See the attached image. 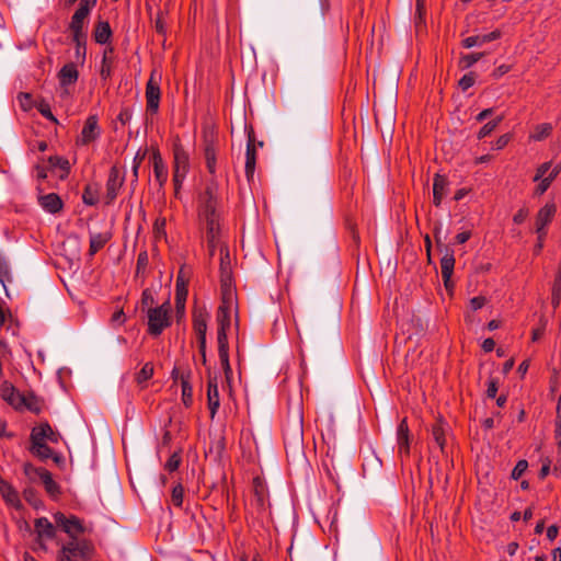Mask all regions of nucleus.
Here are the masks:
<instances>
[{
  "label": "nucleus",
  "instance_id": "f257e3e1",
  "mask_svg": "<svg viewBox=\"0 0 561 561\" xmlns=\"http://www.w3.org/2000/svg\"><path fill=\"white\" fill-rule=\"evenodd\" d=\"M217 205V185L215 183H210L207 185L205 193L201 197L199 206V218L205 224L206 241L210 256H214L218 247L226 245L221 242L220 238L221 225Z\"/></svg>",
  "mask_w": 561,
  "mask_h": 561
},
{
  "label": "nucleus",
  "instance_id": "f03ea898",
  "mask_svg": "<svg viewBox=\"0 0 561 561\" xmlns=\"http://www.w3.org/2000/svg\"><path fill=\"white\" fill-rule=\"evenodd\" d=\"M232 300L231 295H224L222 302L217 311V342L218 355L225 374L228 376L231 373L229 363V346L227 332L231 324Z\"/></svg>",
  "mask_w": 561,
  "mask_h": 561
},
{
  "label": "nucleus",
  "instance_id": "7ed1b4c3",
  "mask_svg": "<svg viewBox=\"0 0 561 561\" xmlns=\"http://www.w3.org/2000/svg\"><path fill=\"white\" fill-rule=\"evenodd\" d=\"M170 312L171 305L169 300L159 307L149 308L147 313L149 334L158 336L171 324Z\"/></svg>",
  "mask_w": 561,
  "mask_h": 561
},
{
  "label": "nucleus",
  "instance_id": "20e7f679",
  "mask_svg": "<svg viewBox=\"0 0 561 561\" xmlns=\"http://www.w3.org/2000/svg\"><path fill=\"white\" fill-rule=\"evenodd\" d=\"M70 171L69 161L59 156H50L47 160H43L37 164V179H46L48 172L56 174L58 179L64 180Z\"/></svg>",
  "mask_w": 561,
  "mask_h": 561
},
{
  "label": "nucleus",
  "instance_id": "39448f33",
  "mask_svg": "<svg viewBox=\"0 0 561 561\" xmlns=\"http://www.w3.org/2000/svg\"><path fill=\"white\" fill-rule=\"evenodd\" d=\"M162 80V75L157 69H153L150 73V77L146 84V106L147 112L151 115H154L159 111L160 99H161V90L160 84Z\"/></svg>",
  "mask_w": 561,
  "mask_h": 561
},
{
  "label": "nucleus",
  "instance_id": "423d86ee",
  "mask_svg": "<svg viewBox=\"0 0 561 561\" xmlns=\"http://www.w3.org/2000/svg\"><path fill=\"white\" fill-rule=\"evenodd\" d=\"M98 0H80L78 9L71 16L69 30L72 35H83L89 22L91 10L96 5Z\"/></svg>",
  "mask_w": 561,
  "mask_h": 561
},
{
  "label": "nucleus",
  "instance_id": "0eeeda50",
  "mask_svg": "<svg viewBox=\"0 0 561 561\" xmlns=\"http://www.w3.org/2000/svg\"><path fill=\"white\" fill-rule=\"evenodd\" d=\"M1 397L16 410H34V398L32 396L26 397L20 393L12 385L8 382H4L1 386Z\"/></svg>",
  "mask_w": 561,
  "mask_h": 561
},
{
  "label": "nucleus",
  "instance_id": "6e6552de",
  "mask_svg": "<svg viewBox=\"0 0 561 561\" xmlns=\"http://www.w3.org/2000/svg\"><path fill=\"white\" fill-rule=\"evenodd\" d=\"M173 153H174L173 183H174L175 191L178 192L188 172L190 158H188V153L180 145L174 146Z\"/></svg>",
  "mask_w": 561,
  "mask_h": 561
},
{
  "label": "nucleus",
  "instance_id": "1a4fd4ad",
  "mask_svg": "<svg viewBox=\"0 0 561 561\" xmlns=\"http://www.w3.org/2000/svg\"><path fill=\"white\" fill-rule=\"evenodd\" d=\"M220 253V282L222 295H231L232 266L231 257L227 245L218 247Z\"/></svg>",
  "mask_w": 561,
  "mask_h": 561
},
{
  "label": "nucleus",
  "instance_id": "9d476101",
  "mask_svg": "<svg viewBox=\"0 0 561 561\" xmlns=\"http://www.w3.org/2000/svg\"><path fill=\"white\" fill-rule=\"evenodd\" d=\"M89 554L90 546L87 542L72 540L62 548L59 561H84Z\"/></svg>",
  "mask_w": 561,
  "mask_h": 561
},
{
  "label": "nucleus",
  "instance_id": "9b49d317",
  "mask_svg": "<svg viewBox=\"0 0 561 561\" xmlns=\"http://www.w3.org/2000/svg\"><path fill=\"white\" fill-rule=\"evenodd\" d=\"M55 522L72 539H76L79 535L85 533V530H87L85 527L83 526L82 522L73 515L70 517H67L64 514L58 513L55 515Z\"/></svg>",
  "mask_w": 561,
  "mask_h": 561
},
{
  "label": "nucleus",
  "instance_id": "f8f14e48",
  "mask_svg": "<svg viewBox=\"0 0 561 561\" xmlns=\"http://www.w3.org/2000/svg\"><path fill=\"white\" fill-rule=\"evenodd\" d=\"M557 213V206L554 203H547L541 207L536 216V233L540 234V239L547 236V226L552 221Z\"/></svg>",
  "mask_w": 561,
  "mask_h": 561
},
{
  "label": "nucleus",
  "instance_id": "ddd939ff",
  "mask_svg": "<svg viewBox=\"0 0 561 561\" xmlns=\"http://www.w3.org/2000/svg\"><path fill=\"white\" fill-rule=\"evenodd\" d=\"M101 135V129L99 127L98 117L95 115H90L83 125L80 136L77 139V144L81 146H87L92 141L96 140Z\"/></svg>",
  "mask_w": 561,
  "mask_h": 561
},
{
  "label": "nucleus",
  "instance_id": "4468645a",
  "mask_svg": "<svg viewBox=\"0 0 561 561\" xmlns=\"http://www.w3.org/2000/svg\"><path fill=\"white\" fill-rule=\"evenodd\" d=\"M124 183V176L122 175L119 169L116 165H113L108 173V179L106 182V198L108 203L113 202L118 194L119 188Z\"/></svg>",
  "mask_w": 561,
  "mask_h": 561
},
{
  "label": "nucleus",
  "instance_id": "2eb2a0df",
  "mask_svg": "<svg viewBox=\"0 0 561 561\" xmlns=\"http://www.w3.org/2000/svg\"><path fill=\"white\" fill-rule=\"evenodd\" d=\"M53 459L58 468H64L66 465L65 457L61 453L55 451L47 443L39 442V434L37 435V459L46 460Z\"/></svg>",
  "mask_w": 561,
  "mask_h": 561
},
{
  "label": "nucleus",
  "instance_id": "dca6fc26",
  "mask_svg": "<svg viewBox=\"0 0 561 561\" xmlns=\"http://www.w3.org/2000/svg\"><path fill=\"white\" fill-rule=\"evenodd\" d=\"M79 78L78 66L75 62H67L58 72L60 87L68 92V88L75 85Z\"/></svg>",
  "mask_w": 561,
  "mask_h": 561
},
{
  "label": "nucleus",
  "instance_id": "f3484780",
  "mask_svg": "<svg viewBox=\"0 0 561 561\" xmlns=\"http://www.w3.org/2000/svg\"><path fill=\"white\" fill-rule=\"evenodd\" d=\"M302 412L298 405L293 414L291 420L288 421L286 435L290 436L295 443L300 444L302 440Z\"/></svg>",
  "mask_w": 561,
  "mask_h": 561
},
{
  "label": "nucleus",
  "instance_id": "a211bd4d",
  "mask_svg": "<svg viewBox=\"0 0 561 561\" xmlns=\"http://www.w3.org/2000/svg\"><path fill=\"white\" fill-rule=\"evenodd\" d=\"M37 478L41 480L47 494L56 499L60 495L61 489L57 481L53 478V474L45 468L37 467Z\"/></svg>",
  "mask_w": 561,
  "mask_h": 561
},
{
  "label": "nucleus",
  "instance_id": "6ab92c4d",
  "mask_svg": "<svg viewBox=\"0 0 561 561\" xmlns=\"http://www.w3.org/2000/svg\"><path fill=\"white\" fill-rule=\"evenodd\" d=\"M37 202L43 210L49 214H57L61 211L64 202L60 196L56 193H49L37 196Z\"/></svg>",
  "mask_w": 561,
  "mask_h": 561
},
{
  "label": "nucleus",
  "instance_id": "aec40b11",
  "mask_svg": "<svg viewBox=\"0 0 561 561\" xmlns=\"http://www.w3.org/2000/svg\"><path fill=\"white\" fill-rule=\"evenodd\" d=\"M455 267V256L454 251L445 248V252L440 259V271L442 277L444 279V284L446 288L450 287V278Z\"/></svg>",
  "mask_w": 561,
  "mask_h": 561
},
{
  "label": "nucleus",
  "instance_id": "412c9836",
  "mask_svg": "<svg viewBox=\"0 0 561 561\" xmlns=\"http://www.w3.org/2000/svg\"><path fill=\"white\" fill-rule=\"evenodd\" d=\"M253 499L251 504L256 507L257 511H263L267 499L266 485L260 478H254L252 482Z\"/></svg>",
  "mask_w": 561,
  "mask_h": 561
},
{
  "label": "nucleus",
  "instance_id": "4be33fe9",
  "mask_svg": "<svg viewBox=\"0 0 561 561\" xmlns=\"http://www.w3.org/2000/svg\"><path fill=\"white\" fill-rule=\"evenodd\" d=\"M209 314L205 309H195L193 312V329L197 335V340L206 339L207 322Z\"/></svg>",
  "mask_w": 561,
  "mask_h": 561
},
{
  "label": "nucleus",
  "instance_id": "5701e85b",
  "mask_svg": "<svg viewBox=\"0 0 561 561\" xmlns=\"http://www.w3.org/2000/svg\"><path fill=\"white\" fill-rule=\"evenodd\" d=\"M39 434V442L58 444L61 440V435L58 431L54 430L48 422L41 421L37 423V435Z\"/></svg>",
  "mask_w": 561,
  "mask_h": 561
},
{
  "label": "nucleus",
  "instance_id": "b1692460",
  "mask_svg": "<svg viewBox=\"0 0 561 561\" xmlns=\"http://www.w3.org/2000/svg\"><path fill=\"white\" fill-rule=\"evenodd\" d=\"M448 192V180L446 176L435 174L433 180V203L436 207L442 204L443 198Z\"/></svg>",
  "mask_w": 561,
  "mask_h": 561
},
{
  "label": "nucleus",
  "instance_id": "393cba45",
  "mask_svg": "<svg viewBox=\"0 0 561 561\" xmlns=\"http://www.w3.org/2000/svg\"><path fill=\"white\" fill-rule=\"evenodd\" d=\"M217 145L214 135H205V160L208 171L214 174L216 171Z\"/></svg>",
  "mask_w": 561,
  "mask_h": 561
},
{
  "label": "nucleus",
  "instance_id": "a878e982",
  "mask_svg": "<svg viewBox=\"0 0 561 561\" xmlns=\"http://www.w3.org/2000/svg\"><path fill=\"white\" fill-rule=\"evenodd\" d=\"M207 403H208V409L210 411V417L214 419L219 407H220L219 391H218V385H217L216 379L208 380Z\"/></svg>",
  "mask_w": 561,
  "mask_h": 561
},
{
  "label": "nucleus",
  "instance_id": "bb28decb",
  "mask_svg": "<svg viewBox=\"0 0 561 561\" xmlns=\"http://www.w3.org/2000/svg\"><path fill=\"white\" fill-rule=\"evenodd\" d=\"M397 442L398 449L401 455L410 454V439H409V427L407 423V419H403L397 430Z\"/></svg>",
  "mask_w": 561,
  "mask_h": 561
},
{
  "label": "nucleus",
  "instance_id": "cd10ccee",
  "mask_svg": "<svg viewBox=\"0 0 561 561\" xmlns=\"http://www.w3.org/2000/svg\"><path fill=\"white\" fill-rule=\"evenodd\" d=\"M256 163V149L254 145V139L251 135H249L247 151H245V174L248 180H251L254 175Z\"/></svg>",
  "mask_w": 561,
  "mask_h": 561
},
{
  "label": "nucleus",
  "instance_id": "c85d7f7f",
  "mask_svg": "<svg viewBox=\"0 0 561 561\" xmlns=\"http://www.w3.org/2000/svg\"><path fill=\"white\" fill-rule=\"evenodd\" d=\"M0 494L5 503L12 507L19 510L21 502L19 500L16 491L0 476Z\"/></svg>",
  "mask_w": 561,
  "mask_h": 561
},
{
  "label": "nucleus",
  "instance_id": "c756f323",
  "mask_svg": "<svg viewBox=\"0 0 561 561\" xmlns=\"http://www.w3.org/2000/svg\"><path fill=\"white\" fill-rule=\"evenodd\" d=\"M154 180L162 187L168 181V169L163 163V160L159 152H154L152 156Z\"/></svg>",
  "mask_w": 561,
  "mask_h": 561
},
{
  "label": "nucleus",
  "instance_id": "7c9ffc66",
  "mask_svg": "<svg viewBox=\"0 0 561 561\" xmlns=\"http://www.w3.org/2000/svg\"><path fill=\"white\" fill-rule=\"evenodd\" d=\"M448 430L447 423H445L442 419H438L432 426V436L434 442L444 451V447L446 444V433Z\"/></svg>",
  "mask_w": 561,
  "mask_h": 561
},
{
  "label": "nucleus",
  "instance_id": "2f4dec72",
  "mask_svg": "<svg viewBox=\"0 0 561 561\" xmlns=\"http://www.w3.org/2000/svg\"><path fill=\"white\" fill-rule=\"evenodd\" d=\"M187 282L188 274H186L184 267H182L176 277L175 300L182 301L183 297H187Z\"/></svg>",
  "mask_w": 561,
  "mask_h": 561
},
{
  "label": "nucleus",
  "instance_id": "473e14b6",
  "mask_svg": "<svg viewBox=\"0 0 561 561\" xmlns=\"http://www.w3.org/2000/svg\"><path fill=\"white\" fill-rule=\"evenodd\" d=\"M424 1L425 0H416L415 1V20H414V27L416 34H423L427 33V26L424 22L423 14H424Z\"/></svg>",
  "mask_w": 561,
  "mask_h": 561
},
{
  "label": "nucleus",
  "instance_id": "72a5a7b5",
  "mask_svg": "<svg viewBox=\"0 0 561 561\" xmlns=\"http://www.w3.org/2000/svg\"><path fill=\"white\" fill-rule=\"evenodd\" d=\"M182 402L186 408L193 404V388L190 382V374L181 375Z\"/></svg>",
  "mask_w": 561,
  "mask_h": 561
},
{
  "label": "nucleus",
  "instance_id": "f704fd0d",
  "mask_svg": "<svg viewBox=\"0 0 561 561\" xmlns=\"http://www.w3.org/2000/svg\"><path fill=\"white\" fill-rule=\"evenodd\" d=\"M99 185L98 184H88L84 187L82 194V201L85 205L93 206L99 202Z\"/></svg>",
  "mask_w": 561,
  "mask_h": 561
},
{
  "label": "nucleus",
  "instance_id": "c9c22d12",
  "mask_svg": "<svg viewBox=\"0 0 561 561\" xmlns=\"http://www.w3.org/2000/svg\"><path fill=\"white\" fill-rule=\"evenodd\" d=\"M110 237L107 233H94L90 236V254H95L100 251L108 241Z\"/></svg>",
  "mask_w": 561,
  "mask_h": 561
},
{
  "label": "nucleus",
  "instance_id": "e433bc0d",
  "mask_svg": "<svg viewBox=\"0 0 561 561\" xmlns=\"http://www.w3.org/2000/svg\"><path fill=\"white\" fill-rule=\"evenodd\" d=\"M12 283V275L5 260L0 255V284L9 296L8 284Z\"/></svg>",
  "mask_w": 561,
  "mask_h": 561
},
{
  "label": "nucleus",
  "instance_id": "4c0bfd02",
  "mask_svg": "<svg viewBox=\"0 0 561 561\" xmlns=\"http://www.w3.org/2000/svg\"><path fill=\"white\" fill-rule=\"evenodd\" d=\"M53 538L55 536V527L47 518H37V537Z\"/></svg>",
  "mask_w": 561,
  "mask_h": 561
},
{
  "label": "nucleus",
  "instance_id": "58836bf2",
  "mask_svg": "<svg viewBox=\"0 0 561 561\" xmlns=\"http://www.w3.org/2000/svg\"><path fill=\"white\" fill-rule=\"evenodd\" d=\"M552 131V125L549 123H542L535 127L530 138L536 141L546 139Z\"/></svg>",
  "mask_w": 561,
  "mask_h": 561
},
{
  "label": "nucleus",
  "instance_id": "ea45409f",
  "mask_svg": "<svg viewBox=\"0 0 561 561\" xmlns=\"http://www.w3.org/2000/svg\"><path fill=\"white\" fill-rule=\"evenodd\" d=\"M561 301V272L559 271L556 275V279L552 286L551 293V305L553 309H557Z\"/></svg>",
  "mask_w": 561,
  "mask_h": 561
},
{
  "label": "nucleus",
  "instance_id": "a19ab883",
  "mask_svg": "<svg viewBox=\"0 0 561 561\" xmlns=\"http://www.w3.org/2000/svg\"><path fill=\"white\" fill-rule=\"evenodd\" d=\"M18 104L23 112H28L34 106V99L32 93L21 92L18 98Z\"/></svg>",
  "mask_w": 561,
  "mask_h": 561
},
{
  "label": "nucleus",
  "instance_id": "79ce46f5",
  "mask_svg": "<svg viewBox=\"0 0 561 561\" xmlns=\"http://www.w3.org/2000/svg\"><path fill=\"white\" fill-rule=\"evenodd\" d=\"M153 375V366L151 363H146L140 371L136 376V381L138 385H144L147 382Z\"/></svg>",
  "mask_w": 561,
  "mask_h": 561
},
{
  "label": "nucleus",
  "instance_id": "37998d69",
  "mask_svg": "<svg viewBox=\"0 0 561 561\" xmlns=\"http://www.w3.org/2000/svg\"><path fill=\"white\" fill-rule=\"evenodd\" d=\"M503 117L502 116H499L497 118L491 121V122H488L486 124H484L479 133H478V138L479 139H482L486 136H489L496 127L497 125L502 122Z\"/></svg>",
  "mask_w": 561,
  "mask_h": 561
},
{
  "label": "nucleus",
  "instance_id": "c03bdc74",
  "mask_svg": "<svg viewBox=\"0 0 561 561\" xmlns=\"http://www.w3.org/2000/svg\"><path fill=\"white\" fill-rule=\"evenodd\" d=\"M483 56V53H471L468 55H463L460 60L459 65L462 69L470 68L473 66L480 58Z\"/></svg>",
  "mask_w": 561,
  "mask_h": 561
},
{
  "label": "nucleus",
  "instance_id": "a18cd8bd",
  "mask_svg": "<svg viewBox=\"0 0 561 561\" xmlns=\"http://www.w3.org/2000/svg\"><path fill=\"white\" fill-rule=\"evenodd\" d=\"M165 225H167L165 218L159 217L156 219V221L153 224V233L157 239L167 237Z\"/></svg>",
  "mask_w": 561,
  "mask_h": 561
},
{
  "label": "nucleus",
  "instance_id": "49530a36",
  "mask_svg": "<svg viewBox=\"0 0 561 561\" xmlns=\"http://www.w3.org/2000/svg\"><path fill=\"white\" fill-rule=\"evenodd\" d=\"M11 357L10 350L3 341H0V377L3 374L2 367L4 364L9 363Z\"/></svg>",
  "mask_w": 561,
  "mask_h": 561
},
{
  "label": "nucleus",
  "instance_id": "de8ad7c7",
  "mask_svg": "<svg viewBox=\"0 0 561 561\" xmlns=\"http://www.w3.org/2000/svg\"><path fill=\"white\" fill-rule=\"evenodd\" d=\"M92 35H112L110 23L105 20H99Z\"/></svg>",
  "mask_w": 561,
  "mask_h": 561
},
{
  "label": "nucleus",
  "instance_id": "09e8293b",
  "mask_svg": "<svg viewBox=\"0 0 561 561\" xmlns=\"http://www.w3.org/2000/svg\"><path fill=\"white\" fill-rule=\"evenodd\" d=\"M37 111L47 119L51 121L55 124H58V121L51 113L49 105L44 101L37 102Z\"/></svg>",
  "mask_w": 561,
  "mask_h": 561
},
{
  "label": "nucleus",
  "instance_id": "8fccbe9b",
  "mask_svg": "<svg viewBox=\"0 0 561 561\" xmlns=\"http://www.w3.org/2000/svg\"><path fill=\"white\" fill-rule=\"evenodd\" d=\"M183 494H184V490H183V486L182 484H176L173 490H172V494H171V500H172V503L175 505V506H182V503H183Z\"/></svg>",
  "mask_w": 561,
  "mask_h": 561
},
{
  "label": "nucleus",
  "instance_id": "3c124183",
  "mask_svg": "<svg viewBox=\"0 0 561 561\" xmlns=\"http://www.w3.org/2000/svg\"><path fill=\"white\" fill-rule=\"evenodd\" d=\"M180 463H181V456L179 453H173L170 458L168 459V461L165 462L164 465V468L170 471V472H173L175 471L179 467H180Z\"/></svg>",
  "mask_w": 561,
  "mask_h": 561
},
{
  "label": "nucleus",
  "instance_id": "603ef678",
  "mask_svg": "<svg viewBox=\"0 0 561 561\" xmlns=\"http://www.w3.org/2000/svg\"><path fill=\"white\" fill-rule=\"evenodd\" d=\"M476 82V76L473 72H469L467 75H465L460 80H459V87L461 88V90L466 91L468 90L469 88H471Z\"/></svg>",
  "mask_w": 561,
  "mask_h": 561
},
{
  "label": "nucleus",
  "instance_id": "864d4df0",
  "mask_svg": "<svg viewBox=\"0 0 561 561\" xmlns=\"http://www.w3.org/2000/svg\"><path fill=\"white\" fill-rule=\"evenodd\" d=\"M488 300L484 296H477L470 299L469 307L471 310L477 311L486 305Z\"/></svg>",
  "mask_w": 561,
  "mask_h": 561
},
{
  "label": "nucleus",
  "instance_id": "5fc2aeb1",
  "mask_svg": "<svg viewBox=\"0 0 561 561\" xmlns=\"http://www.w3.org/2000/svg\"><path fill=\"white\" fill-rule=\"evenodd\" d=\"M550 169H551V162H545V163L540 164L537 168L536 174L534 176V181L537 182L541 179L547 178L546 174L549 172Z\"/></svg>",
  "mask_w": 561,
  "mask_h": 561
},
{
  "label": "nucleus",
  "instance_id": "6e6d98bb",
  "mask_svg": "<svg viewBox=\"0 0 561 561\" xmlns=\"http://www.w3.org/2000/svg\"><path fill=\"white\" fill-rule=\"evenodd\" d=\"M528 463L526 460H519L512 471V478L517 480L526 471Z\"/></svg>",
  "mask_w": 561,
  "mask_h": 561
},
{
  "label": "nucleus",
  "instance_id": "4d7b16f0",
  "mask_svg": "<svg viewBox=\"0 0 561 561\" xmlns=\"http://www.w3.org/2000/svg\"><path fill=\"white\" fill-rule=\"evenodd\" d=\"M131 117H133V111L129 107H123L121 110L119 114L117 115V121L122 125H126L131 121Z\"/></svg>",
  "mask_w": 561,
  "mask_h": 561
},
{
  "label": "nucleus",
  "instance_id": "13d9d810",
  "mask_svg": "<svg viewBox=\"0 0 561 561\" xmlns=\"http://www.w3.org/2000/svg\"><path fill=\"white\" fill-rule=\"evenodd\" d=\"M488 37H466L463 41H462V46L466 47V48H471L473 46H479L481 45L482 43H484V41Z\"/></svg>",
  "mask_w": 561,
  "mask_h": 561
},
{
  "label": "nucleus",
  "instance_id": "bf43d9fd",
  "mask_svg": "<svg viewBox=\"0 0 561 561\" xmlns=\"http://www.w3.org/2000/svg\"><path fill=\"white\" fill-rule=\"evenodd\" d=\"M497 393V380L490 378L488 381L486 396L488 398H495Z\"/></svg>",
  "mask_w": 561,
  "mask_h": 561
},
{
  "label": "nucleus",
  "instance_id": "052dcab7",
  "mask_svg": "<svg viewBox=\"0 0 561 561\" xmlns=\"http://www.w3.org/2000/svg\"><path fill=\"white\" fill-rule=\"evenodd\" d=\"M511 140L510 134H504L500 136L493 145V149L501 150L503 149Z\"/></svg>",
  "mask_w": 561,
  "mask_h": 561
},
{
  "label": "nucleus",
  "instance_id": "680f3d73",
  "mask_svg": "<svg viewBox=\"0 0 561 561\" xmlns=\"http://www.w3.org/2000/svg\"><path fill=\"white\" fill-rule=\"evenodd\" d=\"M75 38L77 39V45H76L77 58H78V60L83 62L84 57H85V46L80 42V37H75Z\"/></svg>",
  "mask_w": 561,
  "mask_h": 561
},
{
  "label": "nucleus",
  "instance_id": "e2e57ef3",
  "mask_svg": "<svg viewBox=\"0 0 561 561\" xmlns=\"http://www.w3.org/2000/svg\"><path fill=\"white\" fill-rule=\"evenodd\" d=\"M538 182H539V184H538V186L536 187V191H535V193L538 194V195H542L549 188V186L552 183V182H550L548 180V178L541 179Z\"/></svg>",
  "mask_w": 561,
  "mask_h": 561
},
{
  "label": "nucleus",
  "instance_id": "0e129e2a",
  "mask_svg": "<svg viewBox=\"0 0 561 561\" xmlns=\"http://www.w3.org/2000/svg\"><path fill=\"white\" fill-rule=\"evenodd\" d=\"M528 216V209L527 208H520L513 217V221L517 225L525 221V219Z\"/></svg>",
  "mask_w": 561,
  "mask_h": 561
},
{
  "label": "nucleus",
  "instance_id": "69168bd1",
  "mask_svg": "<svg viewBox=\"0 0 561 561\" xmlns=\"http://www.w3.org/2000/svg\"><path fill=\"white\" fill-rule=\"evenodd\" d=\"M110 75H111V66L107 62L106 54H104L103 62H102V67H101V77L106 79L107 77H110Z\"/></svg>",
  "mask_w": 561,
  "mask_h": 561
},
{
  "label": "nucleus",
  "instance_id": "338daca9",
  "mask_svg": "<svg viewBox=\"0 0 561 561\" xmlns=\"http://www.w3.org/2000/svg\"><path fill=\"white\" fill-rule=\"evenodd\" d=\"M23 496H24V500L31 504V505H34V502H35V493L34 491L32 490V488H27L24 490L23 492Z\"/></svg>",
  "mask_w": 561,
  "mask_h": 561
},
{
  "label": "nucleus",
  "instance_id": "774afa93",
  "mask_svg": "<svg viewBox=\"0 0 561 561\" xmlns=\"http://www.w3.org/2000/svg\"><path fill=\"white\" fill-rule=\"evenodd\" d=\"M471 237V232L470 231H462V232H459L457 236H456V241L459 243V244H463L466 243Z\"/></svg>",
  "mask_w": 561,
  "mask_h": 561
}]
</instances>
